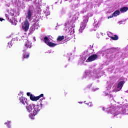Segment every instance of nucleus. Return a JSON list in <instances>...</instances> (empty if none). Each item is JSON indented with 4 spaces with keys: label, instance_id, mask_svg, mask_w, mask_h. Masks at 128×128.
Returning a JSON list of instances; mask_svg holds the SVG:
<instances>
[{
    "label": "nucleus",
    "instance_id": "obj_11",
    "mask_svg": "<svg viewBox=\"0 0 128 128\" xmlns=\"http://www.w3.org/2000/svg\"><path fill=\"white\" fill-rule=\"evenodd\" d=\"M30 58V53L24 52L23 54V58L22 60H24V58L26 60Z\"/></svg>",
    "mask_w": 128,
    "mask_h": 128
},
{
    "label": "nucleus",
    "instance_id": "obj_28",
    "mask_svg": "<svg viewBox=\"0 0 128 128\" xmlns=\"http://www.w3.org/2000/svg\"><path fill=\"white\" fill-rule=\"evenodd\" d=\"M64 94H65V96H66L68 94V93L66 92H64Z\"/></svg>",
    "mask_w": 128,
    "mask_h": 128
},
{
    "label": "nucleus",
    "instance_id": "obj_23",
    "mask_svg": "<svg viewBox=\"0 0 128 128\" xmlns=\"http://www.w3.org/2000/svg\"><path fill=\"white\" fill-rule=\"evenodd\" d=\"M114 18V14L112 15H111L108 17V18Z\"/></svg>",
    "mask_w": 128,
    "mask_h": 128
},
{
    "label": "nucleus",
    "instance_id": "obj_7",
    "mask_svg": "<svg viewBox=\"0 0 128 128\" xmlns=\"http://www.w3.org/2000/svg\"><path fill=\"white\" fill-rule=\"evenodd\" d=\"M19 100L20 102H21V104H24H24H28V99H26V98L24 96H21L20 98H19Z\"/></svg>",
    "mask_w": 128,
    "mask_h": 128
},
{
    "label": "nucleus",
    "instance_id": "obj_31",
    "mask_svg": "<svg viewBox=\"0 0 128 128\" xmlns=\"http://www.w3.org/2000/svg\"><path fill=\"white\" fill-rule=\"evenodd\" d=\"M41 106H42V104H40Z\"/></svg>",
    "mask_w": 128,
    "mask_h": 128
},
{
    "label": "nucleus",
    "instance_id": "obj_6",
    "mask_svg": "<svg viewBox=\"0 0 128 128\" xmlns=\"http://www.w3.org/2000/svg\"><path fill=\"white\" fill-rule=\"evenodd\" d=\"M98 58V54H92L91 56H90L87 59V60L88 62H94V60H96Z\"/></svg>",
    "mask_w": 128,
    "mask_h": 128
},
{
    "label": "nucleus",
    "instance_id": "obj_19",
    "mask_svg": "<svg viewBox=\"0 0 128 128\" xmlns=\"http://www.w3.org/2000/svg\"><path fill=\"white\" fill-rule=\"evenodd\" d=\"M8 46L10 48V46H12V44L11 42H8Z\"/></svg>",
    "mask_w": 128,
    "mask_h": 128
},
{
    "label": "nucleus",
    "instance_id": "obj_29",
    "mask_svg": "<svg viewBox=\"0 0 128 128\" xmlns=\"http://www.w3.org/2000/svg\"><path fill=\"white\" fill-rule=\"evenodd\" d=\"M32 30H34V28H32Z\"/></svg>",
    "mask_w": 128,
    "mask_h": 128
},
{
    "label": "nucleus",
    "instance_id": "obj_15",
    "mask_svg": "<svg viewBox=\"0 0 128 128\" xmlns=\"http://www.w3.org/2000/svg\"><path fill=\"white\" fill-rule=\"evenodd\" d=\"M64 40V36H58V38H56V40L62 42V40Z\"/></svg>",
    "mask_w": 128,
    "mask_h": 128
},
{
    "label": "nucleus",
    "instance_id": "obj_27",
    "mask_svg": "<svg viewBox=\"0 0 128 128\" xmlns=\"http://www.w3.org/2000/svg\"><path fill=\"white\" fill-rule=\"evenodd\" d=\"M105 96H108V93H105Z\"/></svg>",
    "mask_w": 128,
    "mask_h": 128
},
{
    "label": "nucleus",
    "instance_id": "obj_20",
    "mask_svg": "<svg viewBox=\"0 0 128 128\" xmlns=\"http://www.w3.org/2000/svg\"><path fill=\"white\" fill-rule=\"evenodd\" d=\"M87 104H88V106L90 107H92L93 106L92 104V102H89V103Z\"/></svg>",
    "mask_w": 128,
    "mask_h": 128
},
{
    "label": "nucleus",
    "instance_id": "obj_8",
    "mask_svg": "<svg viewBox=\"0 0 128 128\" xmlns=\"http://www.w3.org/2000/svg\"><path fill=\"white\" fill-rule=\"evenodd\" d=\"M34 104H29L28 106H26V109L27 110V112H32Z\"/></svg>",
    "mask_w": 128,
    "mask_h": 128
},
{
    "label": "nucleus",
    "instance_id": "obj_16",
    "mask_svg": "<svg viewBox=\"0 0 128 128\" xmlns=\"http://www.w3.org/2000/svg\"><path fill=\"white\" fill-rule=\"evenodd\" d=\"M44 42L46 44H48L50 42V39L47 36H45L44 38Z\"/></svg>",
    "mask_w": 128,
    "mask_h": 128
},
{
    "label": "nucleus",
    "instance_id": "obj_25",
    "mask_svg": "<svg viewBox=\"0 0 128 128\" xmlns=\"http://www.w3.org/2000/svg\"><path fill=\"white\" fill-rule=\"evenodd\" d=\"M118 114H113V118H114V116H118Z\"/></svg>",
    "mask_w": 128,
    "mask_h": 128
},
{
    "label": "nucleus",
    "instance_id": "obj_26",
    "mask_svg": "<svg viewBox=\"0 0 128 128\" xmlns=\"http://www.w3.org/2000/svg\"><path fill=\"white\" fill-rule=\"evenodd\" d=\"M4 20V19L2 18H0V22H2Z\"/></svg>",
    "mask_w": 128,
    "mask_h": 128
},
{
    "label": "nucleus",
    "instance_id": "obj_5",
    "mask_svg": "<svg viewBox=\"0 0 128 128\" xmlns=\"http://www.w3.org/2000/svg\"><path fill=\"white\" fill-rule=\"evenodd\" d=\"M42 108V106L40 105H34V110H33V113L34 114H38V112Z\"/></svg>",
    "mask_w": 128,
    "mask_h": 128
},
{
    "label": "nucleus",
    "instance_id": "obj_1",
    "mask_svg": "<svg viewBox=\"0 0 128 128\" xmlns=\"http://www.w3.org/2000/svg\"><path fill=\"white\" fill-rule=\"evenodd\" d=\"M28 28H30V22H28V20H26L22 24V30L25 32H26L28 30Z\"/></svg>",
    "mask_w": 128,
    "mask_h": 128
},
{
    "label": "nucleus",
    "instance_id": "obj_10",
    "mask_svg": "<svg viewBox=\"0 0 128 128\" xmlns=\"http://www.w3.org/2000/svg\"><path fill=\"white\" fill-rule=\"evenodd\" d=\"M24 46L26 48H32V43L27 40Z\"/></svg>",
    "mask_w": 128,
    "mask_h": 128
},
{
    "label": "nucleus",
    "instance_id": "obj_30",
    "mask_svg": "<svg viewBox=\"0 0 128 128\" xmlns=\"http://www.w3.org/2000/svg\"><path fill=\"white\" fill-rule=\"evenodd\" d=\"M8 124V122H5L4 124Z\"/></svg>",
    "mask_w": 128,
    "mask_h": 128
},
{
    "label": "nucleus",
    "instance_id": "obj_9",
    "mask_svg": "<svg viewBox=\"0 0 128 128\" xmlns=\"http://www.w3.org/2000/svg\"><path fill=\"white\" fill-rule=\"evenodd\" d=\"M124 80L120 81L117 86V88H120V90H122V86H124Z\"/></svg>",
    "mask_w": 128,
    "mask_h": 128
},
{
    "label": "nucleus",
    "instance_id": "obj_13",
    "mask_svg": "<svg viewBox=\"0 0 128 128\" xmlns=\"http://www.w3.org/2000/svg\"><path fill=\"white\" fill-rule=\"evenodd\" d=\"M57 44H58L53 43L52 42H48L47 46H50V48H54V46H57Z\"/></svg>",
    "mask_w": 128,
    "mask_h": 128
},
{
    "label": "nucleus",
    "instance_id": "obj_14",
    "mask_svg": "<svg viewBox=\"0 0 128 128\" xmlns=\"http://www.w3.org/2000/svg\"><path fill=\"white\" fill-rule=\"evenodd\" d=\"M36 114H34V113H31L29 114V118L30 120H34V116H36Z\"/></svg>",
    "mask_w": 128,
    "mask_h": 128
},
{
    "label": "nucleus",
    "instance_id": "obj_17",
    "mask_svg": "<svg viewBox=\"0 0 128 128\" xmlns=\"http://www.w3.org/2000/svg\"><path fill=\"white\" fill-rule=\"evenodd\" d=\"M120 14V10H117L113 13L114 16H118Z\"/></svg>",
    "mask_w": 128,
    "mask_h": 128
},
{
    "label": "nucleus",
    "instance_id": "obj_4",
    "mask_svg": "<svg viewBox=\"0 0 128 128\" xmlns=\"http://www.w3.org/2000/svg\"><path fill=\"white\" fill-rule=\"evenodd\" d=\"M42 97H44V94H42L37 96H34L32 94H31L30 95V100L32 102H36V100H40V98Z\"/></svg>",
    "mask_w": 128,
    "mask_h": 128
},
{
    "label": "nucleus",
    "instance_id": "obj_21",
    "mask_svg": "<svg viewBox=\"0 0 128 128\" xmlns=\"http://www.w3.org/2000/svg\"><path fill=\"white\" fill-rule=\"evenodd\" d=\"M108 96H110V98H114V96H112V94H109Z\"/></svg>",
    "mask_w": 128,
    "mask_h": 128
},
{
    "label": "nucleus",
    "instance_id": "obj_3",
    "mask_svg": "<svg viewBox=\"0 0 128 128\" xmlns=\"http://www.w3.org/2000/svg\"><path fill=\"white\" fill-rule=\"evenodd\" d=\"M33 14H34V11L30 9H28L26 12V18H27L30 22L32 20V18Z\"/></svg>",
    "mask_w": 128,
    "mask_h": 128
},
{
    "label": "nucleus",
    "instance_id": "obj_22",
    "mask_svg": "<svg viewBox=\"0 0 128 128\" xmlns=\"http://www.w3.org/2000/svg\"><path fill=\"white\" fill-rule=\"evenodd\" d=\"M30 92H27V94H26V95L28 96H30Z\"/></svg>",
    "mask_w": 128,
    "mask_h": 128
},
{
    "label": "nucleus",
    "instance_id": "obj_32",
    "mask_svg": "<svg viewBox=\"0 0 128 128\" xmlns=\"http://www.w3.org/2000/svg\"><path fill=\"white\" fill-rule=\"evenodd\" d=\"M12 16H14V14H12Z\"/></svg>",
    "mask_w": 128,
    "mask_h": 128
},
{
    "label": "nucleus",
    "instance_id": "obj_18",
    "mask_svg": "<svg viewBox=\"0 0 128 128\" xmlns=\"http://www.w3.org/2000/svg\"><path fill=\"white\" fill-rule=\"evenodd\" d=\"M111 38L113 40H118V36L116 35H114V37H111Z\"/></svg>",
    "mask_w": 128,
    "mask_h": 128
},
{
    "label": "nucleus",
    "instance_id": "obj_24",
    "mask_svg": "<svg viewBox=\"0 0 128 128\" xmlns=\"http://www.w3.org/2000/svg\"><path fill=\"white\" fill-rule=\"evenodd\" d=\"M112 110L110 109V110H108V112H111V114H112Z\"/></svg>",
    "mask_w": 128,
    "mask_h": 128
},
{
    "label": "nucleus",
    "instance_id": "obj_2",
    "mask_svg": "<svg viewBox=\"0 0 128 128\" xmlns=\"http://www.w3.org/2000/svg\"><path fill=\"white\" fill-rule=\"evenodd\" d=\"M88 22V18H85L84 20L79 29V30L80 32H82V30L86 28V22Z\"/></svg>",
    "mask_w": 128,
    "mask_h": 128
},
{
    "label": "nucleus",
    "instance_id": "obj_12",
    "mask_svg": "<svg viewBox=\"0 0 128 128\" xmlns=\"http://www.w3.org/2000/svg\"><path fill=\"white\" fill-rule=\"evenodd\" d=\"M128 7H122L120 8V12H128Z\"/></svg>",
    "mask_w": 128,
    "mask_h": 128
}]
</instances>
